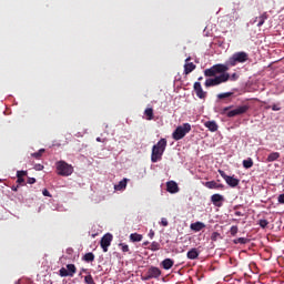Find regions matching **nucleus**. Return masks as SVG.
Here are the masks:
<instances>
[{
    "instance_id": "1",
    "label": "nucleus",
    "mask_w": 284,
    "mask_h": 284,
    "mask_svg": "<svg viewBox=\"0 0 284 284\" xmlns=\"http://www.w3.org/2000/svg\"><path fill=\"white\" fill-rule=\"evenodd\" d=\"M248 59L250 55L247 52L239 51L233 53L225 64L219 63L205 69L204 77H209L204 83L205 88H214L216 85H221V83H227V81H230V73H227V70H230V68H234V65H239V63H245Z\"/></svg>"
},
{
    "instance_id": "2",
    "label": "nucleus",
    "mask_w": 284,
    "mask_h": 284,
    "mask_svg": "<svg viewBox=\"0 0 284 284\" xmlns=\"http://www.w3.org/2000/svg\"><path fill=\"white\" fill-rule=\"evenodd\" d=\"M166 148H168V140H165V138H162L156 144L153 145L152 153H151L152 163H159V161L163 159V154Z\"/></svg>"
},
{
    "instance_id": "3",
    "label": "nucleus",
    "mask_w": 284,
    "mask_h": 284,
    "mask_svg": "<svg viewBox=\"0 0 284 284\" xmlns=\"http://www.w3.org/2000/svg\"><path fill=\"white\" fill-rule=\"evenodd\" d=\"M191 131L192 125L190 123H184L174 130L172 133V139H174V141H181V139H183L186 134H190Z\"/></svg>"
},
{
    "instance_id": "4",
    "label": "nucleus",
    "mask_w": 284,
    "mask_h": 284,
    "mask_svg": "<svg viewBox=\"0 0 284 284\" xmlns=\"http://www.w3.org/2000/svg\"><path fill=\"white\" fill-rule=\"evenodd\" d=\"M55 168L59 176H71V174L74 172V168L71 164H68L65 161L57 162Z\"/></svg>"
},
{
    "instance_id": "5",
    "label": "nucleus",
    "mask_w": 284,
    "mask_h": 284,
    "mask_svg": "<svg viewBox=\"0 0 284 284\" xmlns=\"http://www.w3.org/2000/svg\"><path fill=\"white\" fill-rule=\"evenodd\" d=\"M159 276H161V270L156 266H151L141 278L143 281H151V278H159Z\"/></svg>"
},
{
    "instance_id": "6",
    "label": "nucleus",
    "mask_w": 284,
    "mask_h": 284,
    "mask_svg": "<svg viewBox=\"0 0 284 284\" xmlns=\"http://www.w3.org/2000/svg\"><path fill=\"white\" fill-rule=\"evenodd\" d=\"M219 174L222 176V179H224L225 183H227L230 187H236L239 183H241V180L234 176L226 175L225 171L223 170H219Z\"/></svg>"
},
{
    "instance_id": "7",
    "label": "nucleus",
    "mask_w": 284,
    "mask_h": 284,
    "mask_svg": "<svg viewBox=\"0 0 284 284\" xmlns=\"http://www.w3.org/2000/svg\"><path fill=\"white\" fill-rule=\"evenodd\" d=\"M248 110H250V105L237 106L236 109L229 111L226 113V116H229V119H232L234 116L245 114Z\"/></svg>"
},
{
    "instance_id": "8",
    "label": "nucleus",
    "mask_w": 284,
    "mask_h": 284,
    "mask_svg": "<svg viewBox=\"0 0 284 284\" xmlns=\"http://www.w3.org/2000/svg\"><path fill=\"white\" fill-rule=\"evenodd\" d=\"M60 276L62 277H67V276H74V274H77V266L74 264H68L67 268L62 267L59 271Z\"/></svg>"
},
{
    "instance_id": "9",
    "label": "nucleus",
    "mask_w": 284,
    "mask_h": 284,
    "mask_svg": "<svg viewBox=\"0 0 284 284\" xmlns=\"http://www.w3.org/2000/svg\"><path fill=\"white\" fill-rule=\"evenodd\" d=\"M193 89H194V92H195L197 99H202L203 101H205V99H207V93L203 90L201 82H195L193 84Z\"/></svg>"
},
{
    "instance_id": "10",
    "label": "nucleus",
    "mask_w": 284,
    "mask_h": 284,
    "mask_svg": "<svg viewBox=\"0 0 284 284\" xmlns=\"http://www.w3.org/2000/svg\"><path fill=\"white\" fill-rule=\"evenodd\" d=\"M112 239H113V236H112V234H110V233H106V234H104V235L102 236V239H101V241H100V245H101L103 252H108V247H109L110 245H112Z\"/></svg>"
},
{
    "instance_id": "11",
    "label": "nucleus",
    "mask_w": 284,
    "mask_h": 284,
    "mask_svg": "<svg viewBox=\"0 0 284 284\" xmlns=\"http://www.w3.org/2000/svg\"><path fill=\"white\" fill-rule=\"evenodd\" d=\"M223 201H225V199L219 193L211 196V202L213 205H215V207H223Z\"/></svg>"
},
{
    "instance_id": "12",
    "label": "nucleus",
    "mask_w": 284,
    "mask_h": 284,
    "mask_svg": "<svg viewBox=\"0 0 284 284\" xmlns=\"http://www.w3.org/2000/svg\"><path fill=\"white\" fill-rule=\"evenodd\" d=\"M209 190H223L225 185L216 183V181H209L204 183Z\"/></svg>"
},
{
    "instance_id": "13",
    "label": "nucleus",
    "mask_w": 284,
    "mask_h": 284,
    "mask_svg": "<svg viewBox=\"0 0 284 284\" xmlns=\"http://www.w3.org/2000/svg\"><path fill=\"white\" fill-rule=\"evenodd\" d=\"M166 191L170 192V194H176V192H179V184L174 181H169L166 183Z\"/></svg>"
},
{
    "instance_id": "14",
    "label": "nucleus",
    "mask_w": 284,
    "mask_h": 284,
    "mask_svg": "<svg viewBox=\"0 0 284 284\" xmlns=\"http://www.w3.org/2000/svg\"><path fill=\"white\" fill-rule=\"evenodd\" d=\"M194 70H196V64H194V62H187L184 64V74H191Z\"/></svg>"
},
{
    "instance_id": "15",
    "label": "nucleus",
    "mask_w": 284,
    "mask_h": 284,
    "mask_svg": "<svg viewBox=\"0 0 284 284\" xmlns=\"http://www.w3.org/2000/svg\"><path fill=\"white\" fill-rule=\"evenodd\" d=\"M204 125L210 132H216L219 130V124L215 121H206Z\"/></svg>"
},
{
    "instance_id": "16",
    "label": "nucleus",
    "mask_w": 284,
    "mask_h": 284,
    "mask_svg": "<svg viewBox=\"0 0 284 284\" xmlns=\"http://www.w3.org/2000/svg\"><path fill=\"white\" fill-rule=\"evenodd\" d=\"M128 181L130 180H128V178H124L114 186V190H116L118 192H121V190H125V187H128Z\"/></svg>"
},
{
    "instance_id": "17",
    "label": "nucleus",
    "mask_w": 284,
    "mask_h": 284,
    "mask_svg": "<svg viewBox=\"0 0 284 284\" xmlns=\"http://www.w3.org/2000/svg\"><path fill=\"white\" fill-rule=\"evenodd\" d=\"M186 257L190 261H195V258H199V250L197 248H191L187 253H186Z\"/></svg>"
},
{
    "instance_id": "18",
    "label": "nucleus",
    "mask_w": 284,
    "mask_h": 284,
    "mask_svg": "<svg viewBox=\"0 0 284 284\" xmlns=\"http://www.w3.org/2000/svg\"><path fill=\"white\" fill-rule=\"evenodd\" d=\"M265 21H267V13H263L260 17H256L255 20L253 21V23L257 22V28H261V26H263V23H265Z\"/></svg>"
},
{
    "instance_id": "19",
    "label": "nucleus",
    "mask_w": 284,
    "mask_h": 284,
    "mask_svg": "<svg viewBox=\"0 0 284 284\" xmlns=\"http://www.w3.org/2000/svg\"><path fill=\"white\" fill-rule=\"evenodd\" d=\"M205 223L203 222H195L191 224V230L193 232H201V230H204Z\"/></svg>"
},
{
    "instance_id": "20",
    "label": "nucleus",
    "mask_w": 284,
    "mask_h": 284,
    "mask_svg": "<svg viewBox=\"0 0 284 284\" xmlns=\"http://www.w3.org/2000/svg\"><path fill=\"white\" fill-rule=\"evenodd\" d=\"M162 267L163 270H172L174 267V261L172 258H165L162 262Z\"/></svg>"
},
{
    "instance_id": "21",
    "label": "nucleus",
    "mask_w": 284,
    "mask_h": 284,
    "mask_svg": "<svg viewBox=\"0 0 284 284\" xmlns=\"http://www.w3.org/2000/svg\"><path fill=\"white\" fill-rule=\"evenodd\" d=\"M278 159H281V153H278V152H272V153L268 154L266 161H267L268 163H273V161H278Z\"/></svg>"
},
{
    "instance_id": "22",
    "label": "nucleus",
    "mask_w": 284,
    "mask_h": 284,
    "mask_svg": "<svg viewBox=\"0 0 284 284\" xmlns=\"http://www.w3.org/2000/svg\"><path fill=\"white\" fill-rule=\"evenodd\" d=\"M144 115L146 116V121L154 120V109L148 108L144 110Z\"/></svg>"
},
{
    "instance_id": "23",
    "label": "nucleus",
    "mask_w": 284,
    "mask_h": 284,
    "mask_svg": "<svg viewBox=\"0 0 284 284\" xmlns=\"http://www.w3.org/2000/svg\"><path fill=\"white\" fill-rule=\"evenodd\" d=\"M130 240L133 242V243H141V241H143V235L139 234V233H132L130 235Z\"/></svg>"
},
{
    "instance_id": "24",
    "label": "nucleus",
    "mask_w": 284,
    "mask_h": 284,
    "mask_svg": "<svg viewBox=\"0 0 284 284\" xmlns=\"http://www.w3.org/2000/svg\"><path fill=\"white\" fill-rule=\"evenodd\" d=\"M242 163H243V168H245V170H250V168L254 166V160H252V158L243 160Z\"/></svg>"
},
{
    "instance_id": "25",
    "label": "nucleus",
    "mask_w": 284,
    "mask_h": 284,
    "mask_svg": "<svg viewBox=\"0 0 284 284\" xmlns=\"http://www.w3.org/2000/svg\"><path fill=\"white\" fill-rule=\"evenodd\" d=\"M234 245H245L247 243H250V240L247 237H239L233 240Z\"/></svg>"
},
{
    "instance_id": "26",
    "label": "nucleus",
    "mask_w": 284,
    "mask_h": 284,
    "mask_svg": "<svg viewBox=\"0 0 284 284\" xmlns=\"http://www.w3.org/2000/svg\"><path fill=\"white\" fill-rule=\"evenodd\" d=\"M83 261H85L87 263H92L94 261V253L90 252L84 254Z\"/></svg>"
},
{
    "instance_id": "27",
    "label": "nucleus",
    "mask_w": 284,
    "mask_h": 284,
    "mask_svg": "<svg viewBox=\"0 0 284 284\" xmlns=\"http://www.w3.org/2000/svg\"><path fill=\"white\" fill-rule=\"evenodd\" d=\"M150 250L152 252H159V250H161V244L159 242H152L151 246H150Z\"/></svg>"
},
{
    "instance_id": "28",
    "label": "nucleus",
    "mask_w": 284,
    "mask_h": 284,
    "mask_svg": "<svg viewBox=\"0 0 284 284\" xmlns=\"http://www.w3.org/2000/svg\"><path fill=\"white\" fill-rule=\"evenodd\" d=\"M44 152H45V149H40L38 152L32 153L31 156H33V159H41Z\"/></svg>"
},
{
    "instance_id": "29",
    "label": "nucleus",
    "mask_w": 284,
    "mask_h": 284,
    "mask_svg": "<svg viewBox=\"0 0 284 284\" xmlns=\"http://www.w3.org/2000/svg\"><path fill=\"white\" fill-rule=\"evenodd\" d=\"M232 92H225V93H220L217 94V99H230V97H232Z\"/></svg>"
},
{
    "instance_id": "30",
    "label": "nucleus",
    "mask_w": 284,
    "mask_h": 284,
    "mask_svg": "<svg viewBox=\"0 0 284 284\" xmlns=\"http://www.w3.org/2000/svg\"><path fill=\"white\" fill-rule=\"evenodd\" d=\"M84 282L87 284H97V283H94V278L90 274L84 277Z\"/></svg>"
},
{
    "instance_id": "31",
    "label": "nucleus",
    "mask_w": 284,
    "mask_h": 284,
    "mask_svg": "<svg viewBox=\"0 0 284 284\" xmlns=\"http://www.w3.org/2000/svg\"><path fill=\"white\" fill-rule=\"evenodd\" d=\"M258 225H260V227L265 230V227H267V225H270V222H267V220H260Z\"/></svg>"
},
{
    "instance_id": "32",
    "label": "nucleus",
    "mask_w": 284,
    "mask_h": 284,
    "mask_svg": "<svg viewBox=\"0 0 284 284\" xmlns=\"http://www.w3.org/2000/svg\"><path fill=\"white\" fill-rule=\"evenodd\" d=\"M119 247H121L122 252H130V246H128L125 243H120Z\"/></svg>"
},
{
    "instance_id": "33",
    "label": "nucleus",
    "mask_w": 284,
    "mask_h": 284,
    "mask_svg": "<svg viewBox=\"0 0 284 284\" xmlns=\"http://www.w3.org/2000/svg\"><path fill=\"white\" fill-rule=\"evenodd\" d=\"M230 233L231 236H236V234H239V226H232Z\"/></svg>"
},
{
    "instance_id": "34",
    "label": "nucleus",
    "mask_w": 284,
    "mask_h": 284,
    "mask_svg": "<svg viewBox=\"0 0 284 284\" xmlns=\"http://www.w3.org/2000/svg\"><path fill=\"white\" fill-rule=\"evenodd\" d=\"M270 108L273 110V112H278L281 110V106L278 104H273L272 106H266V110H270Z\"/></svg>"
},
{
    "instance_id": "35",
    "label": "nucleus",
    "mask_w": 284,
    "mask_h": 284,
    "mask_svg": "<svg viewBox=\"0 0 284 284\" xmlns=\"http://www.w3.org/2000/svg\"><path fill=\"white\" fill-rule=\"evenodd\" d=\"M28 176V171H17V178Z\"/></svg>"
},
{
    "instance_id": "36",
    "label": "nucleus",
    "mask_w": 284,
    "mask_h": 284,
    "mask_svg": "<svg viewBox=\"0 0 284 284\" xmlns=\"http://www.w3.org/2000/svg\"><path fill=\"white\" fill-rule=\"evenodd\" d=\"M219 236H221V234L219 232H213L211 235V241H217Z\"/></svg>"
},
{
    "instance_id": "37",
    "label": "nucleus",
    "mask_w": 284,
    "mask_h": 284,
    "mask_svg": "<svg viewBox=\"0 0 284 284\" xmlns=\"http://www.w3.org/2000/svg\"><path fill=\"white\" fill-rule=\"evenodd\" d=\"M161 225H162L163 227H168V225H170V223L168 222V219L162 217V219H161Z\"/></svg>"
},
{
    "instance_id": "38",
    "label": "nucleus",
    "mask_w": 284,
    "mask_h": 284,
    "mask_svg": "<svg viewBox=\"0 0 284 284\" xmlns=\"http://www.w3.org/2000/svg\"><path fill=\"white\" fill-rule=\"evenodd\" d=\"M18 180H17V183H18V185H26V179H23V178H17Z\"/></svg>"
},
{
    "instance_id": "39",
    "label": "nucleus",
    "mask_w": 284,
    "mask_h": 284,
    "mask_svg": "<svg viewBox=\"0 0 284 284\" xmlns=\"http://www.w3.org/2000/svg\"><path fill=\"white\" fill-rule=\"evenodd\" d=\"M27 183H29V185H34V183H37V179H34V178H28Z\"/></svg>"
},
{
    "instance_id": "40",
    "label": "nucleus",
    "mask_w": 284,
    "mask_h": 284,
    "mask_svg": "<svg viewBox=\"0 0 284 284\" xmlns=\"http://www.w3.org/2000/svg\"><path fill=\"white\" fill-rule=\"evenodd\" d=\"M230 80H232V81H239V74L233 73L232 75H230L229 81H230Z\"/></svg>"
},
{
    "instance_id": "41",
    "label": "nucleus",
    "mask_w": 284,
    "mask_h": 284,
    "mask_svg": "<svg viewBox=\"0 0 284 284\" xmlns=\"http://www.w3.org/2000/svg\"><path fill=\"white\" fill-rule=\"evenodd\" d=\"M277 202L284 205V193L278 195Z\"/></svg>"
},
{
    "instance_id": "42",
    "label": "nucleus",
    "mask_w": 284,
    "mask_h": 284,
    "mask_svg": "<svg viewBox=\"0 0 284 284\" xmlns=\"http://www.w3.org/2000/svg\"><path fill=\"white\" fill-rule=\"evenodd\" d=\"M42 194H43V196H52L51 194H50V191H48V189H44L43 191H42Z\"/></svg>"
},
{
    "instance_id": "43",
    "label": "nucleus",
    "mask_w": 284,
    "mask_h": 284,
    "mask_svg": "<svg viewBox=\"0 0 284 284\" xmlns=\"http://www.w3.org/2000/svg\"><path fill=\"white\" fill-rule=\"evenodd\" d=\"M229 110H232V106H225V108L222 110V114H227Z\"/></svg>"
},
{
    "instance_id": "44",
    "label": "nucleus",
    "mask_w": 284,
    "mask_h": 284,
    "mask_svg": "<svg viewBox=\"0 0 284 284\" xmlns=\"http://www.w3.org/2000/svg\"><path fill=\"white\" fill-rule=\"evenodd\" d=\"M149 239H154V230H150V232H149Z\"/></svg>"
},
{
    "instance_id": "45",
    "label": "nucleus",
    "mask_w": 284,
    "mask_h": 284,
    "mask_svg": "<svg viewBox=\"0 0 284 284\" xmlns=\"http://www.w3.org/2000/svg\"><path fill=\"white\" fill-rule=\"evenodd\" d=\"M34 169L38 170V171H41V170H43V165L42 164H37Z\"/></svg>"
},
{
    "instance_id": "46",
    "label": "nucleus",
    "mask_w": 284,
    "mask_h": 284,
    "mask_svg": "<svg viewBox=\"0 0 284 284\" xmlns=\"http://www.w3.org/2000/svg\"><path fill=\"white\" fill-rule=\"evenodd\" d=\"M11 190H12V192H18V190H19V185H17V186H12V187H11Z\"/></svg>"
},
{
    "instance_id": "47",
    "label": "nucleus",
    "mask_w": 284,
    "mask_h": 284,
    "mask_svg": "<svg viewBox=\"0 0 284 284\" xmlns=\"http://www.w3.org/2000/svg\"><path fill=\"white\" fill-rule=\"evenodd\" d=\"M235 216H243V213L241 211H235Z\"/></svg>"
},
{
    "instance_id": "48",
    "label": "nucleus",
    "mask_w": 284,
    "mask_h": 284,
    "mask_svg": "<svg viewBox=\"0 0 284 284\" xmlns=\"http://www.w3.org/2000/svg\"><path fill=\"white\" fill-rule=\"evenodd\" d=\"M98 143H101V138H97Z\"/></svg>"
},
{
    "instance_id": "49",
    "label": "nucleus",
    "mask_w": 284,
    "mask_h": 284,
    "mask_svg": "<svg viewBox=\"0 0 284 284\" xmlns=\"http://www.w3.org/2000/svg\"><path fill=\"white\" fill-rule=\"evenodd\" d=\"M197 81H203V77H200V78L197 79Z\"/></svg>"
},
{
    "instance_id": "50",
    "label": "nucleus",
    "mask_w": 284,
    "mask_h": 284,
    "mask_svg": "<svg viewBox=\"0 0 284 284\" xmlns=\"http://www.w3.org/2000/svg\"><path fill=\"white\" fill-rule=\"evenodd\" d=\"M143 245H150V242H144Z\"/></svg>"
},
{
    "instance_id": "51",
    "label": "nucleus",
    "mask_w": 284,
    "mask_h": 284,
    "mask_svg": "<svg viewBox=\"0 0 284 284\" xmlns=\"http://www.w3.org/2000/svg\"><path fill=\"white\" fill-rule=\"evenodd\" d=\"M191 59H192V58H190V57H189V58H186V60H185V61L187 62V61H190Z\"/></svg>"
},
{
    "instance_id": "52",
    "label": "nucleus",
    "mask_w": 284,
    "mask_h": 284,
    "mask_svg": "<svg viewBox=\"0 0 284 284\" xmlns=\"http://www.w3.org/2000/svg\"><path fill=\"white\" fill-rule=\"evenodd\" d=\"M82 272H88V270L87 268H82Z\"/></svg>"
}]
</instances>
